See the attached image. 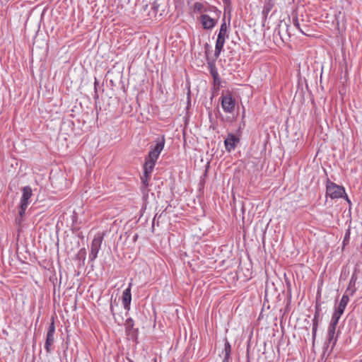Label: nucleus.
<instances>
[{
	"label": "nucleus",
	"instance_id": "nucleus-1",
	"mask_svg": "<svg viewBox=\"0 0 362 362\" xmlns=\"http://www.w3.org/2000/svg\"><path fill=\"white\" fill-rule=\"evenodd\" d=\"M165 143V137L162 136L156 139L155 146H151V149L144 164V166L146 167V173L153 171L159 155L164 148Z\"/></svg>",
	"mask_w": 362,
	"mask_h": 362
},
{
	"label": "nucleus",
	"instance_id": "nucleus-2",
	"mask_svg": "<svg viewBox=\"0 0 362 362\" xmlns=\"http://www.w3.org/2000/svg\"><path fill=\"white\" fill-rule=\"evenodd\" d=\"M326 194L327 196L329 197L332 199L344 197L346 202L351 204V201L346 194L344 187L335 184L329 179H327L326 182Z\"/></svg>",
	"mask_w": 362,
	"mask_h": 362
},
{
	"label": "nucleus",
	"instance_id": "nucleus-3",
	"mask_svg": "<svg viewBox=\"0 0 362 362\" xmlns=\"http://www.w3.org/2000/svg\"><path fill=\"white\" fill-rule=\"evenodd\" d=\"M103 240V234L98 233L95 235L90 244V251L88 256L90 262H93L97 258Z\"/></svg>",
	"mask_w": 362,
	"mask_h": 362
},
{
	"label": "nucleus",
	"instance_id": "nucleus-4",
	"mask_svg": "<svg viewBox=\"0 0 362 362\" xmlns=\"http://www.w3.org/2000/svg\"><path fill=\"white\" fill-rule=\"evenodd\" d=\"M33 195V191L30 186H25L22 189V196L21 198L19 215L24 216L25 210L29 204V199Z\"/></svg>",
	"mask_w": 362,
	"mask_h": 362
},
{
	"label": "nucleus",
	"instance_id": "nucleus-5",
	"mask_svg": "<svg viewBox=\"0 0 362 362\" xmlns=\"http://www.w3.org/2000/svg\"><path fill=\"white\" fill-rule=\"evenodd\" d=\"M54 333H55V325L54 320L52 319V322L48 327V330L46 335V340L45 344V349L48 354L52 351V346L54 343Z\"/></svg>",
	"mask_w": 362,
	"mask_h": 362
},
{
	"label": "nucleus",
	"instance_id": "nucleus-6",
	"mask_svg": "<svg viewBox=\"0 0 362 362\" xmlns=\"http://www.w3.org/2000/svg\"><path fill=\"white\" fill-rule=\"evenodd\" d=\"M235 100L230 93L221 96V107L226 113H233L235 110Z\"/></svg>",
	"mask_w": 362,
	"mask_h": 362
},
{
	"label": "nucleus",
	"instance_id": "nucleus-7",
	"mask_svg": "<svg viewBox=\"0 0 362 362\" xmlns=\"http://www.w3.org/2000/svg\"><path fill=\"white\" fill-rule=\"evenodd\" d=\"M199 22L204 30H211L217 23V20L211 18L208 14H202L199 17Z\"/></svg>",
	"mask_w": 362,
	"mask_h": 362
},
{
	"label": "nucleus",
	"instance_id": "nucleus-8",
	"mask_svg": "<svg viewBox=\"0 0 362 362\" xmlns=\"http://www.w3.org/2000/svg\"><path fill=\"white\" fill-rule=\"evenodd\" d=\"M238 142L239 139L235 134H228L224 141L226 150L228 152L234 150Z\"/></svg>",
	"mask_w": 362,
	"mask_h": 362
},
{
	"label": "nucleus",
	"instance_id": "nucleus-9",
	"mask_svg": "<svg viewBox=\"0 0 362 362\" xmlns=\"http://www.w3.org/2000/svg\"><path fill=\"white\" fill-rule=\"evenodd\" d=\"M132 284L130 282L128 287L122 293V303L124 308L129 311L130 310V304L132 301L131 288Z\"/></svg>",
	"mask_w": 362,
	"mask_h": 362
},
{
	"label": "nucleus",
	"instance_id": "nucleus-10",
	"mask_svg": "<svg viewBox=\"0 0 362 362\" xmlns=\"http://www.w3.org/2000/svg\"><path fill=\"white\" fill-rule=\"evenodd\" d=\"M357 279H358V277H357L356 274L353 273L351 276L348 287L346 288V289L345 291V293H346L347 294H349L351 296H352L356 291V284Z\"/></svg>",
	"mask_w": 362,
	"mask_h": 362
},
{
	"label": "nucleus",
	"instance_id": "nucleus-11",
	"mask_svg": "<svg viewBox=\"0 0 362 362\" xmlns=\"http://www.w3.org/2000/svg\"><path fill=\"white\" fill-rule=\"evenodd\" d=\"M274 4V0H264V7L262 11V15L264 21L267 18V16L273 8Z\"/></svg>",
	"mask_w": 362,
	"mask_h": 362
},
{
	"label": "nucleus",
	"instance_id": "nucleus-12",
	"mask_svg": "<svg viewBox=\"0 0 362 362\" xmlns=\"http://www.w3.org/2000/svg\"><path fill=\"white\" fill-rule=\"evenodd\" d=\"M336 328L337 327H330V326L328 327L327 340H328L329 343H332V347H331L332 350L335 346L337 341V338H338V334H337V336L334 337ZM337 334H339V332Z\"/></svg>",
	"mask_w": 362,
	"mask_h": 362
},
{
	"label": "nucleus",
	"instance_id": "nucleus-13",
	"mask_svg": "<svg viewBox=\"0 0 362 362\" xmlns=\"http://www.w3.org/2000/svg\"><path fill=\"white\" fill-rule=\"evenodd\" d=\"M209 65L210 66V74L213 78L214 85L219 86L221 83V80L217 69L214 64L209 63Z\"/></svg>",
	"mask_w": 362,
	"mask_h": 362
},
{
	"label": "nucleus",
	"instance_id": "nucleus-14",
	"mask_svg": "<svg viewBox=\"0 0 362 362\" xmlns=\"http://www.w3.org/2000/svg\"><path fill=\"white\" fill-rule=\"evenodd\" d=\"M343 313H344L343 312H341L337 309H335L334 312L333 313V314L332 315L331 321H330L329 326L333 327H337L339 320Z\"/></svg>",
	"mask_w": 362,
	"mask_h": 362
},
{
	"label": "nucleus",
	"instance_id": "nucleus-15",
	"mask_svg": "<svg viewBox=\"0 0 362 362\" xmlns=\"http://www.w3.org/2000/svg\"><path fill=\"white\" fill-rule=\"evenodd\" d=\"M349 296H351L349 294L344 293L341 298V300H340L338 306L336 308V309L344 313V310L349 301Z\"/></svg>",
	"mask_w": 362,
	"mask_h": 362
},
{
	"label": "nucleus",
	"instance_id": "nucleus-16",
	"mask_svg": "<svg viewBox=\"0 0 362 362\" xmlns=\"http://www.w3.org/2000/svg\"><path fill=\"white\" fill-rule=\"evenodd\" d=\"M224 44H225V42L221 41L220 40H218V39L216 40V45H215V53H214V56H215L216 59H217L220 56V54H221V51L223 50Z\"/></svg>",
	"mask_w": 362,
	"mask_h": 362
},
{
	"label": "nucleus",
	"instance_id": "nucleus-17",
	"mask_svg": "<svg viewBox=\"0 0 362 362\" xmlns=\"http://www.w3.org/2000/svg\"><path fill=\"white\" fill-rule=\"evenodd\" d=\"M152 171L146 173V167L144 166V175L141 176V182L144 187H147L148 186V180L149 177L151 174Z\"/></svg>",
	"mask_w": 362,
	"mask_h": 362
},
{
	"label": "nucleus",
	"instance_id": "nucleus-18",
	"mask_svg": "<svg viewBox=\"0 0 362 362\" xmlns=\"http://www.w3.org/2000/svg\"><path fill=\"white\" fill-rule=\"evenodd\" d=\"M218 34H221L222 36H226L228 37V25L226 24L225 18L222 21Z\"/></svg>",
	"mask_w": 362,
	"mask_h": 362
},
{
	"label": "nucleus",
	"instance_id": "nucleus-19",
	"mask_svg": "<svg viewBox=\"0 0 362 362\" xmlns=\"http://www.w3.org/2000/svg\"><path fill=\"white\" fill-rule=\"evenodd\" d=\"M318 317L319 314L315 313L314 315V318L313 320V327H312V332H317V328H318Z\"/></svg>",
	"mask_w": 362,
	"mask_h": 362
},
{
	"label": "nucleus",
	"instance_id": "nucleus-20",
	"mask_svg": "<svg viewBox=\"0 0 362 362\" xmlns=\"http://www.w3.org/2000/svg\"><path fill=\"white\" fill-rule=\"evenodd\" d=\"M293 25L300 30V32L303 34H305V32L300 28V23L297 17L293 18Z\"/></svg>",
	"mask_w": 362,
	"mask_h": 362
},
{
	"label": "nucleus",
	"instance_id": "nucleus-21",
	"mask_svg": "<svg viewBox=\"0 0 362 362\" xmlns=\"http://www.w3.org/2000/svg\"><path fill=\"white\" fill-rule=\"evenodd\" d=\"M125 325L127 327V329H131L133 328L134 325V321L132 318L129 317L126 320Z\"/></svg>",
	"mask_w": 362,
	"mask_h": 362
},
{
	"label": "nucleus",
	"instance_id": "nucleus-22",
	"mask_svg": "<svg viewBox=\"0 0 362 362\" xmlns=\"http://www.w3.org/2000/svg\"><path fill=\"white\" fill-rule=\"evenodd\" d=\"M224 4L225 11H228L229 12L231 11V0H222Z\"/></svg>",
	"mask_w": 362,
	"mask_h": 362
},
{
	"label": "nucleus",
	"instance_id": "nucleus-23",
	"mask_svg": "<svg viewBox=\"0 0 362 362\" xmlns=\"http://www.w3.org/2000/svg\"><path fill=\"white\" fill-rule=\"evenodd\" d=\"M203 8H204V5L200 2H195L194 4V11H197V12L202 11Z\"/></svg>",
	"mask_w": 362,
	"mask_h": 362
},
{
	"label": "nucleus",
	"instance_id": "nucleus-24",
	"mask_svg": "<svg viewBox=\"0 0 362 362\" xmlns=\"http://www.w3.org/2000/svg\"><path fill=\"white\" fill-rule=\"evenodd\" d=\"M224 354H231V346L230 343L226 340L224 344Z\"/></svg>",
	"mask_w": 362,
	"mask_h": 362
},
{
	"label": "nucleus",
	"instance_id": "nucleus-25",
	"mask_svg": "<svg viewBox=\"0 0 362 362\" xmlns=\"http://www.w3.org/2000/svg\"><path fill=\"white\" fill-rule=\"evenodd\" d=\"M230 359V354H224V358L222 362H229Z\"/></svg>",
	"mask_w": 362,
	"mask_h": 362
},
{
	"label": "nucleus",
	"instance_id": "nucleus-26",
	"mask_svg": "<svg viewBox=\"0 0 362 362\" xmlns=\"http://www.w3.org/2000/svg\"><path fill=\"white\" fill-rule=\"evenodd\" d=\"M226 38H228L226 36H222L221 34H218L217 39L220 40L221 41L225 42Z\"/></svg>",
	"mask_w": 362,
	"mask_h": 362
},
{
	"label": "nucleus",
	"instance_id": "nucleus-27",
	"mask_svg": "<svg viewBox=\"0 0 362 362\" xmlns=\"http://www.w3.org/2000/svg\"><path fill=\"white\" fill-rule=\"evenodd\" d=\"M316 335H317V332H312V338H313V342L315 341V340L316 339Z\"/></svg>",
	"mask_w": 362,
	"mask_h": 362
},
{
	"label": "nucleus",
	"instance_id": "nucleus-28",
	"mask_svg": "<svg viewBox=\"0 0 362 362\" xmlns=\"http://www.w3.org/2000/svg\"><path fill=\"white\" fill-rule=\"evenodd\" d=\"M137 238H138V235H137V234H135V235H134V238H133L134 240V241H136Z\"/></svg>",
	"mask_w": 362,
	"mask_h": 362
},
{
	"label": "nucleus",
	"instance_id": "nucleus-29",
	"mask_svg": "<svg viewBox=\"0 0 362 362\" xmlns=\"http://www.w3.org/2000/svg\"><path fill=\"white\" fill-rule=\"evenodd\" d=\"M349 237V233H346V236H345L344 240H346V238H348ZM344 241H345V240H344Z\"/></svg>",
	"mask_w": 362,
	"mask_h": 362
},
{
	"label": "nucleus",
	"instance_id": "nucleus-30",
	"mask_svg": "<svg viewBox=\"0 0 362 362\" xmlns=\"http://www.w3.org/2000/svg\"><path fill=\"white\" fill-rule=\"evenodd\" d=\"M349 237V233H346V236H345L344 240H346V238H348ZM344 241H345V240H344Z\"/></svg>",
	"mask_w": 362,
	"mask_h": 362
},
{
	"label": "nucleus",
	"instance_id": "nucleus-31",
	"mask_svg": "<svg viewBox=\"0 0 362 362\" xmlns=\"http://www.w3.org/2000/svg\"><path fill=\"white\" fill-rule=\"evenodd\" d=\"M110 310H111V312L113 313V307H112V305H110Z\"/></svg>",
	"mask_w": 362,
	"mask_h": 362
},
{
	"label": "nucleus",
	"instance_id": "nucleus-32",
	"mask_svg": "<svg viewBox=\"0 0 362 362\" xmlns=\"http://www.w3.org/2000/svg\"><path fill=\"white\" fill-rule=\"evenodd\" d=\"M94 86H95V89L96 90V82H95Z\"/></svg>",
	"mask_w": 362,
	"mask_h": 362
}]
</instances>
